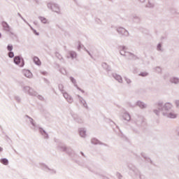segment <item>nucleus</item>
Wrapping results in <instances>:
<instances>
[{"mask_svg":"<svg viewBox=\"0 0 179 179\" xmlns=\"http://www.w3.org/2000/svg\"><path fill=\"white\" fill-rule=\"evenodd\" d=\"M14 62H15V64H16L17 65H19L20 66H23V65H24L23 59H22V58H20V57H15L14 58Z\"/></svg>","mask_w":179,"mask_h":179,"instance_id":"obj_1","label":"nucleus"},{"mask_svg":"<svg viewBox=\"0 0 179 179\" xmlns=\"http://www.w3.org/2000/svg\"><path fill=\"white\" fill-rule=\"evenodd\" d=\"M2 26L6 31H10V27L8 24V23L3 22Z\"/></svg>","mask_w":179,"mask_h":179,"instance_id":"obj_2","label":"nucleus"},{"mask_svg":"<svg viewBox=\"0 0 179 179\" xmlns=\"http://www.w3.org/2000/svg\"><path fill=\"white\" fill-rule=\"evenodd\" d=\"M34 62L36 65H41V62L40 61V59L37 57H34Z\"/></svg>","mask_w":179,"mask_h":179,"instance_id":"obj_3","label":"nucleus"},{"mask_svg":"<svg viewBox=\"0 0 179 179\" xmlns=\"http://www.w3.org/2000/svg\"><path fill=\"white\" fill-rule=\"evenodd\" d=\"M0 162H1V163H2V164H4L5 166H8V164L9 163L8 159H6L5 158L4 159H1Z\"/></svg>","mask_w":179,"mask_h":179,"instance_id":"obj_4","label":"nucleus"},{"mask_svg":"<svg viewBox=\"0 0 179 179\" xmlns=\"http://www.w3.org/2000/svg\"><path fill=\"white\" fill-rule=\"evenodd\" d=\"M24 73L27 78H31V73L29 71H25Z\"/></svg>","mask_w":179,"mask_h":179,"instance_id":"obj_5","label":"nucleus"},{"mask_svg":"<svg viewBox=\"0 0 179 179\" xmlns=\"http://www.w3.org/2000/svg\"><path fill=\"white\" fill-rule=\"evenodd\" d=\"M168 117L169 118H176L177 117V115H176L175 113H170L169 115H168Z\"/></svg>","mask_w":179,"mask_h":179,"instance_id":"obj_6","label":"nucleus"},{"mask_svg":"<svg viewBox=\"0 0 179 179\" xmlns=\"http://www.w3.org/2000/svg\"><path fill=\"white\" fill-rule=\"evenodd\" d=\"M41 21L42 22V23H48V20H47V18L45 17H41Z\"/></svg>","mask_w":179,"mask_h":179,"instance_id":"obj_7","label":"nucleus"},{"mask_svg":"<svg viewBox=\"0 0 179 179\" xmlns=\"http://www.w3.org/2000/svg\"><path fill=\"white\" fill-rule=\"evenodd\" d=\"M8 57H9L10 58H13V57H15V55L13 54V52H10L8 53Z\"/></svg>","mask_w":179,"mask_h":179,"instance_id":"obj_8","label":"nucleus"},{"mask_svg":"<svg viewBox=\"0 0 179 179\" xmlns=\"http://www.w3.org/2000/svg\"><path fill=\"white\" fill-rule=\"evenodd\" d=\"M7 48H8V51H12V50H13V46H12V45H8V46L7 47Z\"/></svg>","mask_w":179,"mask_h":179,"instance_id":"obj_9","label":"nucleus"},{"mask_svg":"<svg viewBox=\"0 0 179 179\" xmlns=\"http://www.w3.org/2000/svg\"><path fill=\"white\" fill-rule=\"evenodd\" d=\"M173 83H178L179 80L178 78H173Z\"/></svg>","mask_w":179,"mask_h":179,"instance_id":"obj_10","label":"nucleus"},{"mask_svg":"<svg viewBox=\"0 0 179 179\" xmlns=\"http://www.w3.org/2000/svg\"><path fill=\"white\" fill-rule=\"evenodd\" d=\"M66 99L68 100L69 103H72V99L71 97H67Z\"/></svg>","mask_w":179,"mask_h":179,"instance_id":"obj_11","label":"nucleus"},{"mask_svg":"<svg viewBox=\"0 0 179 179\" xmlns=\"http://www.w3.org/2000/svg\"><path fill=\"white\" fill-rule=\"evenodd\" d=\"M125 117H127V118H126V120H130V117H129V115H128V114H126L125 115Z\"/></svg>","mask_w":179,"mask_h":179,"instance_id":"obj_12","label":"nucleus"},{"mask_svg":"<svg viewBox=\"0 0 179 179\" xmlns=\"http://www.w3.org/2000/svg\"><path fill=\"white\" fill-rule=\"evenodd\" d=\"M141 76H148V73H144L141 74Z\"/></svg>","mask_w":179,"mask_h":179,"instance_id":"obj_13","label":"nucleus"},{"mask_svg":"<svg viewBox=\"0 0 179 179\" xmlns=\"http://www.w3.org/2000/svg\"><path fill=\"white\" fill-rule=\"evenodd\" d=\"M80 134L81 135V136H85V132L83 131H80Z\"/></svg>","mask_w":179,"mask_h":179,"instance_id":"obj_14","label":"nucleus"},{"mask_svg":"<svg viewBox=\"0 0 179 179\" xmlns=\"http://www.w3.org/2000/svg\"><path fill=\"white\" fill-rule=\"evenodd\" d=\"M71 57H73V55H75V53L71 54Z\"/></svg>","mask_w":179,"mask_h":179,"instance_id":"obj_15","label":"nucleus"},{"mask_svg":"<svg viewBox=\"0 0 179 179\" xmlns=\"http://www.w3.org/2000/svg\"><path fill=\"white\" fill-rule=\"evenodd\" d=\"M0 152H2V148L0 147Z\"/></svg>","mask_w":179,"mask_h":179,"instance_id":"obj_16","label":"nucleus"},{"mask_svg":"<svg viewBox=\"0 0 179 179\" xmlns=\"http://www.w3.org/2000/svg\"><path fill=\"white\" fill-rule=\"evenodd\" d=\"M142 108H145V105H143Z\"/></svg>","mask_w":179,"mask_h":179,"instance_id":"obj_17","label":"nucleus"},{"mask_svg":"<svg viewBox=\"0 0 179 179\" xmlns=\"http://www.w3.org/2000/svg\"><path fill=\"white\" fill-rule=\"evenodd\" d=\"M64 97H66V94H64Z\"/></svg>","mask_w":179,"mask_h":179,"instance_id":"obj_18","label":"nucleus"},{"mask_svg":"<svg viewBox=\"0 0 179 179\" xmlns=\"http://www.w3.org/2000/svg\"><path fill=\"white\" fill-rule=\"evenodd\" d=\"M0 36H1V34H0Z\"/></svg>","mask_w":179,"mask_h":179,"instance_id":"obj_19","label":"nucleus"}]
</instances>
